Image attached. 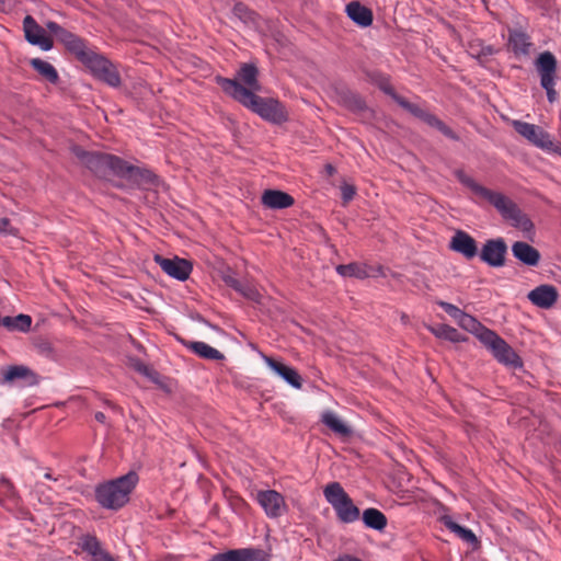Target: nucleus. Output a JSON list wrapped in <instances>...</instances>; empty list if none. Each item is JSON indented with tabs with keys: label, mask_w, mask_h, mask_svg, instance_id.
<instances>
[{
	"label": "nucleus",
	"mask_w": 561,
	"mask_h": 561,
	"mask_svg": "<svg viewBox=\"0 0 561 561\" xmlns=\"http://www.w3.org/2000/svg\"><path fill=\"white\" fill-rule=\"evenodd\" d=\"M216 82L222 91L233 100L260 115L263 119L273 124H282L288 119L284 105L273 98H261L247 90L236 80L216 77Z\"/></svg>",
	"instance_id": "f257e3e1"
},
{
	"label": "nucleus",
	"mask_w": 561,
	"mask_h": 561,
	"mask_svg": "<svg viewBox=\"0 0 561 561\" xmlns=\"http://www.w3.org/2000/svg\"><path fill=\"white\" fill-rule=\"evenodd\" d=\"M457 180L473 194L491 204L505 220H511L512 226L529 231L534 228L531 220L520 210L517 204L503 193L492 191L467 175L463 170L454 172Z\"/></svg>",
	"instance_id": "f03ea898"
},
{
	"label": "nucleus",
	"mask_w": 561,
	"mask_h": 561,
	"mask_svg": "<svg viewBox=\"0 0 561 561\" xmlns=\"http://www.w3.org/2000/svg\"><path fill=\"white\" fill-rule=\"evenodd\" d=\"M371 81L378 85V88L389 95L399 106L408 111L413 116L426 123L428 126L436 128L444 136L453 140H459V136L436 115L423 110L417 104L411 103L405 98L399 95L390 83L387 76L374 71L369 75Z\"/></svg>",
	"instance_id": "7ed1b4c3"
},
{
	"label": "nucleus",
	"mask_w": 561,
	"mask_h": 561,
	"mask_svg": "<svg viewBox=\"0 0 561 561\" xmlns=\"http://www.w3.org/2000/svg\"><path fill=\"white\" fill-rule=\"evenodd\" d=\"M138 483V474L129 471L116 479L95 486V500L106 510L117 511L126 505L129 495Z\"/></svg>",
	"instance_id": "20e7f679"
},
{
	"label": "nucleus",
	"mask_w": 561,
	"mask_h": 561,
	"mask_svg": "<svg viewBox=\"0 0 561 561\" xmlns=\"http://www.w3.org/2000/svg\"><path fill=\"white\" fill-rule=\"evenodd\" d=\"M71 151L82 165L100 179L117 176L118 172H122L121 157L101 151H88L80 146H73Z\"/></svg>",
	"instance_id": "39448f33"
},
{
	"label": "nucleus",
	"mask_w": 561,
	"mask_h": 561,
	"mask_svg": "<svg viewBox=\"0 0 561 561\" xmlns=\"http://www.w3.org/2000/svg\"><path fill=\"white\" fill-rule=\"evenodd\" d=\"M45 26L53 35L56 36L57 41L60 42L70 54L75 55L76 58L85 67L98 54L88 47L87 42L83 38L66 30L58 23L48 21Z\"/></svg>",
	"instance_id": "423d86ee"
},
{
	"label": "nucleus",
	"mask_w": 561,
	"mask_h": 561,
	"mask_svg": "<svg viewBox=\"0 0 561 561\" xmlns=\"http://www.w3.org/2000/svg\"><path fill=\"white\" fill-rule=\"evenodd\" d=\"M324 496L334 508L340 522L350 524L359 518L360 512L339 482H331L324 488Z\"/></svg>",
	"instance_id": "0eeeda50"
},
{
	"label": "nucleus",
	"mask_w": 561,
	"mask_h": 561,
	"mask_svg": "<svg viewBox=\"0 0 561 561\" xmlns=\"http://www.w3.org/2000/svg\"><path fill=\"white\" fill-rule=\"evenodd\" d=\"M481 343L492 352L493 356L501 364L512 366L514 368L523 366V360L517 353L494 331H484Z\"/></svg>",
	"instance_id": "6e6552de"
},
{
	"label": "nucleus",
	"mask_w": 561,
	"mask_h": 561,
	"mask_svg": "<svg viewBox=\"0 0 561 561\" xmlns=\"http://www.w3.org/2000/svg\"><path fill=\"white\" fill-rule=\"evenodd\" d=\"M536 68L540 75V84L547 92V98L550 103L557 100V92L554 90L556 76H557V59L550 51L541 53L536 60Z\"/></svg>",
	"instance_id": "1a4fd4ad"
},
{
	"label": "nucleus",
	"mask_w": 561,
	"mask_h": 561,
	"mask_svg": "<svg viewBox=\"0 0 561 561\" xmlns=\"http://www.w3.org/2000/svg\"><path fill=\"white\" fill-rule=\"evenodd\" d=\"M87 68L96 79L112 88H118L122 84L116 66L103 55L96 54Z\"/></svg>",
	"instance_id": "9d476101"
},
{
	"label": "nucleus",
	"mask_w": 561,
	"mask_h": 561,
	"mask_svg": "<svg viewBox=\"0 0 561 561\" xmlns=\"http://www.w3.org/2000/svg\"><path fill=\"white\" fill-rule=\"evenodd\" d=\"M2 383L33 387L38 385L39 377L24 365H10L1 368Z\"/></svg>",
	"instance_id": "9b49d317"
},
{
	"label": "nucleus",
	"mask_w": 561,
	"mask_h": 561,
	"mask_svg": "<svg viewBox=\"0 0 561 561\" xmlns=\"http://www.w3.org/2000/svg\"><path fill=\"white\" fill-rule=\"evenodd\" d=\"M118 178L126 179L133 185L140 188H149L156 186L159 183V178L152 171L145 168H139L129 164L123 159L122 172H118Z\"/></svg>",
	"instance_id": "f8f14e48"
},
{
	"label": "nucleus",
	"mask_w": 561,
	"mask_h": 561,
	"mask_svg": "<svg viewBox=\"0 0 561 561\" xmlns=\"http://www.w3.org/2000/svg\"><path fill=\"white\" fill-rule=\"evenodd\" d=\"M514 129L533 145L547 150H556L550 135L541 127L526 122L514 121Z\"/></svg>",
	"instance_id": "ddd939ff"
},
{
	"label": "nucleus",
	"mask_w": 561,
	"mask_h": 561,
	"mask_svg": "<svg viewBox=\"0 0 561 561\" xmlns=\"http://www.w3.org/2000/svg\"><path fill=\"white\" fill-rule=\"evenodd\" d=\"M507 244L503 238L489 239L480 251V259L491 267H501L506 263Z\"/></svg>",
	"instance_id": "4468645a"
},
{
	"label": "nucleus",
	"mask_w": 561,
	"mask_h": 561,
	"mask_svg": "<svg viewBox=\"0 0 561 561\" xmlns=\"http://www.w3.org/2000/svg\"><path fill=\"white\" fill-rule=\"evenodd\" d=\"M154 262L161 267V270L165 274L180 282L186 280L190 277L193 270V265L188 260L180 259L178 256L167 259L161 256L160 254H156Z\"/></svg>",
	"instance_id": "2eb2a0df"
},
{
	"label": "nucleus",
	"mask_w": 561,
	"mask_h": 561,
	"mask_svg": "<svg viewBox=\"0 0 561 561\" xmlns=\"http://www.w3.org/2000/svg\"><path fill=\"white\" fill-rule=\"evenodd\" d=\"M23 31L25 39L35 46H39L43 50H50L54 46L53 39L46 35L45 28L42 27L32 15H26L23 20Z\"/></svg>",
	"instance_id": "dca6fc26"
},
{
	"label": "nucleus",
	"mask_w": 561,
	"mask_h": 561,
	"mask_svg": "<svg viewBox=\"0 0 561 561\" xmlns=\"http://www.w3.org/2000/svg\"><path fill=\"white\" fill-rule=\"evenodd\" d=\"M268 559L270 554L263 549L243 548L216 553L209 561H267Z\"/></svg>",
	"instance_id": "f3484780"
},
{
	"label": "nucleus",
	"mask_w": 561,
	"mask_h": 561,
	"mask_svg": "<svg viewBox=\"0 0 561 561\" xmlns=\"http://www.w3.org/2000/svg\"><path fill=\"white\" fill-rule=\"evenodd\" d=\"M256 499L266 515L272 518L279 517L286 510L283 495L275 490L260 491Z\"/></svg>",
	"instance_id": "a211bd4d"
},
{
	"label": "nucleus",
	"mask_w": 561,
	"mask_h": 561,
	"mask_svg": "<svg viewBox=\"0 0 561 561\" xmlns=\"http://www.w3.org/2000/svg\"><path fill=\"white\" fill-rule=\"evenodd\" d=\"M559 294L552 285H540L530 290L527 298L530 302L539 308L549 309L558 300Z\"/></svg>",
	"instance_id": "6ab92c4d"
},
{
	"label": "nucleus",
	"mask_w": 561,
	"mask_h": 561,
	"mask_svg": "<svg viewBox=\"0 0 561 561\" xmlns=\"http://www.w3.org/2000/svg\"><path fill=\"white\" fill-rule=\"evenodd\" d=\"M455 252L462 254L466 259H473L478 254V245L474 238L462 230H457L449 244Z\"/></svg>",
	"instance_id": "aec40b11"
},
{
	"label": "nucleus",
	"mask_w": 561,
	"mask_h": 561,
	"mask_svg": "<svg viewBox=\"0 0 561 561\" xmlns=\"http://www.w3.org/2000/svg\"><path fill=\"white\" fill-rule=\"evenodd\" d=\"M339 103L357 115H365L369 108L365 100L356 92L350 89H342L337 92Z\"/></svg>",
	"instance_id": "412c9836"
},
{
	"label": "nucleus",
	"mask_w": 561,
	"mask_h": 561,
	"mask_svg": "<svg viewBox=\"0 0 561 561\" xmlns=\"http://www.w3.org/2000/svg\"><path fill=\"white\" fill-rule=\"evenodd\" d=\"M512 253L516 260L527 266H537L541 259L540 252L524 241L514 242L512 244Z\"/></svg>",
	"instance_id": "4be33fe9"
},
{
	"label": "nucleus",
	"mask_w": 561,
	"mask_h": 561,
	"mask_svg": "<svg viewBox=\"0 0 561 561\" xmlns=\"http://www.w3.org/2000/svg\"><path fill=\"white\" fill-rule=\"evenodd\" d=\"M232 14L234 18H237L240 22H242L249 28H253L255 31H259L262 28V25H263L262 16L254 10L250 9L243 2H237L233 5Z\"/></svg>",
	"instance_id": "5701e85b"
},
{
	"label": "nucleus",
	"mask_w": 561,
	"mask_h": 561,
	"mask_svg": "<svg viewBox=\"0 0 561 561\" xmlns=\"http://www.w3.org/2000/svg\"><path fill=\"white\" fill-rule=\"evenodd\" d=\"M262 204L270 209H285L294 205L291 195L278 190H266L261 197Z\"/></svg>",
	"instance_id": "b1692460"
},
{
	"label": "nucleus",
	"mask_w": 561,
	"mask_h": 561,
	"mask_svg": "<svg viewBox=\"0 0 561 561\" xmlns=\"http://www.w3.org/2000/svg\"><path fill=\"white\" fill-rule=\"evenodd\" d=\"M265 363L272 368L278 376H280L286 382L296 389H300L302 386V379L296 369L273 359L272 357L264 356Z\"/></svg>",
	"instance_id": "393cba45"
},
{
	"label": "nucleus",
	"mask_w": 561,
	"mask_h": 561,
	"mask_svg": "<svg viewBox=\"0 0 561 561\" xmlns=\"http://www.w3.org/2000/svg\"><path fill=\"white\" fill-rule=\"evenodd\" d=\"M259 69L253 64H243L239 71L237 72V78L234 79L241 85H243L247 90L252 91V93L261 91V84L259 82Z\"/></svg>",
	"instance_id": "a878e982"
},
{
	"label": "nucleus",
	"mask_w": 561,
	"mask_h": 561,
	"mask_svg": "<svg viewBox=\"0 0 561 561\" xmlns=\"http://www.w3.org/2000/svg\"><path fill=\"white\" fill-rule=\"evenodd\" d=\"M347 16L360 27L370 26L373 23V11L357 1L346 5Z\"/></svg>",
	"instance_id": "bb28decb"
},
{
	"label": "nucleus",
	"mask_w": 561,
	"mask_h": 561,
	"mask_svg": "<svg viewBox=\"0 0 561 561\" xmlns=\"http://www.w3.org/2000/svg\"><path fill=\"white\" fill-rule=\"evenodd\" d=\"M184 345L202 358L209 360H222L225 355L205 342H184Z\"/></svg>",
	"instance_id": "cd10ccee"
},
{
	"label": "nucleus",
	"mask_w": 561,
	"mask_h": 561,
	"mask_svg": "<svg viewBox=\"0 0 561 561\" xmlns=\"http://www.w3.org/2000/svg\"><path fill=\"white\" fill-rule=\"evenodd\" d=\"M363 523L366 527L374 530L382 531L387 527L386 515L374 507H369L363 512Z\"/></svg>",
	"instance_id": "c85d7f7f"
},
{
	"label": "nucleus",
	"mask_w": 561,
	"mask_h": 561,
	"mask_svg": "<svg viewBox=\"0 0 561 561\" xmlns=\"http://www.w3.org/2000/svg\"><path fill=\"white\" fill-rule=\"evenodd\" d=\"M32 68L38 72L49 83L56 84L59 81V76L55 67L46 60L41 58H33L30 60Z\"/></svg>",
	"instance_id": "c756f323"
},
{
	"label": "nucleus",
	"mask_w": 561,
	"mask_h": 561,
	"mask_svg": "<svg viewBox=\"0 0 561 561\" xmlns=\"http://www.w3.org/2000/svg\"><path fill=\"white\" fill-rule=\"evenodd\" d=\"M442 522L447 529L456 534L463 541L474 546L478 545V538L471 529L460 526L450 516H443Z\"/></svg>",
	"instance_id": "7c9ffc66"
},
{
	"label": "nucleus",
	"mask_w": 561,
	"mask_h": 561,
	"mask_svg": "<svg viewBox=\"0 0 561 561\" xmlns=\"http://www.w3.org/2000/svg\"><path fill=\"white\" fill-rule=\"evenodd\" d=\"M428 331L438 339L454 343L463 342L466 337L455 328L448 324L430 325Z\"/></svg>",
	"instance_id": "2f4dec72"
},
{
	"label": "nucleus",
	"mask_w": 561,
	"mask_h": 561,
	"mask_svg": "<svg viewBox=\"0 0 561 561\" xmlns=\"http://www.w3.org/2000/svg\"><path fill=\"white\" fill-rule=\"evenodd\" d=\"M1 325L9 331L28 332L32 325V318L28 314H19L16 317H3Z\"/></svg>",
	"instance_id": "473e14b6"
},
{
	"label": "nucleus",
	"mask_w": 561,
	"mask_h": 561,
	"mask_svg": "<svg viewBox=\"0 0 561 561\" xmlns=\"http://www.w3.org/2000/svg\"><path fill=\"white\" fill-rule=\"evenodd\" d=\"M321 422L342 437L352 435L351 427L344 424L333 412H324L321 416Z\"/></svg>",
	"instance_id": "72a5a7b5"
},
{
	"label": "nucleus",
	"mask_w": 561,
	"mask_h": 561,
	"mask_svg": "<svg viewBox=\"0 0 561 561\" xmlns=\"http://www.w3.org/2000/svg\"><path fill=\"white\" fill-rule=\"evenodd\" d=\"M508 47L515 55H527L529 53L530 42L523 32H511L508 37Z\"/></svg>",
	"instance_id": "f704fd0d"
},
{
	"label": "nucleus",
	"mask_w": 561,
	"mask_h": 561,
	"mask_svg": "<svg viewBox=\"0 0 561 561\" xmlns=\"http://www.w3.org/2000/svg\"><path fill=\"white\" fill-rule=\"evenodd\" d=\"M457 323L463 330L473 333L481 342L484 331H491L490 329L485 328L481 322H479L474 317L466 313L465 311L458 319Z\"/></svg>",
	"instance_id": "c9c22d12"
},
{
	"label": "nucleus",
	"mask_w": 561,
	"mask_h": 561,
	"mask_svg": "<svg viewBox=\"0 0 561 561\" xmlns=\"http://www.w3.org/2000/svg\"><path fill=\"white\" fill-rule=\"evenodd\" d=\"M336 272L344 277H356L359 279L367 278L369 276L366 265L353 262L350 264H341L336 266Z\"/></svg>",
	"instance_id": "e433bc0d"
},
{
	"label": "nucleus",
	"mask_w": 561,
	"mask_h": 561,
	"mask_svg": "<svg viewBox=\"0 0 561 561\" xmlns=\"http://www.w3.org/2000/svg\"><path fill=\"white\" fill-rule=\"evenodd\" d=\"M79 546L83 551L89 553L92 559L104 552V550L101 548V542L99 539L95 536L89 534L83 535L80 538Z\"/></svg>",
	"instance_id": "4c0bfd02"
},
{
	"label": "nucleus",
	"mask_w": 561,
	"mask_h": 561,
	"mask_svg": "<svg viewBox=\"0 0 561 561\" xmlns=\"http://www.w3.org/2000/svg\"><path fill=\"white\" fill-rule=\"evenodd\" d=\"M18 492L11 482L5 476H0V504H2L5 500L15 501L18 499Z\"/></svg>",
	"instance_id": "58836bf2"
},
{
	"label": "nucleus",
	"mask_w": 561,
	"mask_h": 561,
	"mask_svg": "<svg viewBox=\"0 0 561 561\" xmlns=\"http://www.w3.org/2000/svg\"><path fill=\"white\" fill-rule=\"evenodd\" d=\"M244 298L260 304L262 295L259 290L249 284H242L241 289L238 290Z\"/></svg>",
	"instance_id": "ea45409f"
},
{
	"label": "nucleus",
	"mask_w": 561,
	"mask_h": 561,
	"mask_svg": "<svg viewBox=\"0 0 561 561\" xmlns=\"http://www.w3.org/2000/svg\"><path fill=\"white\" fill-rule=\"evenodd\" d=\"M436 304L447 313L449 314L454 320L458 321V319L461 317L463 311L459 309L457 306L444 301V300H437Z\"/></svg>",
	"instance_id": "a19ab883"
},
{
	"label": "nucleus",
	"mask_w": 561,
	"mask_h": 561,
	"mask_svg": "<svg viewBox=\"0 0 561 561\" xmlns=\"http://www.w3.org/2000/svg\"><path fill=\"white\" fill-rule=\"evenodd\" d=\"M341 193H342V199H343L344 204H346L354 198V196L356 194V188L354 185L343 184L341 186Z\"/></svg>",
	"instance_id": "79ce46f5"
},
{
	"label": "nucleus",
	"mask_w": 561,
	"mask_h": 561,
	"mask_svg": "<svg viewBox=\"0 0 561 561\" xmlns=\"http://www.w3.org/2000/svg\"><path fill=\"white\" fill-rule=\"evenodd\" d=\"M222 280L225 282V284L227 286L233 288L236 291L241 289L242 283L229 273H227L222 276Z\"/></svg>",
	"instance_id": "37998d69"
},
{
	"label": "nucleus",
	"mask_w": 561,
	"mask_h": 561,
	"mask_svg": "<svg viewBox=\"0 0 561 561\" xmlns=\"http://www.w3.org/2000/svg\"><path fill=\"white\" fill-rule=\"evenodd\" d=\"M495 53V49L488 45V46H482L481 49L477 53V57L478 58H481V57H488V56H491Z\"/></svg>",
	"instance_id": "c03bdc74"
},
{
	"label": "nucleus",
	"mask_w": 561,
	"mask_h": 561,
	"mask_svg": "<svg viewBox=\"0 0 561 561\" xmlns=\"http://www.w3.org/2000/svg\"><path fill=\"white\" fill-rule=\"evenodd\" d=\"M91 561H115L112 556L104 551L101 554H99L96 558L92 559Z\"/></svg>",
	"instance_id": "a18cd8bd"
},
{
	"label": "nucleus",
	"mask_w": 561,
	"mask_h": 561,
	"mask_svg": "<svg viewBox=\"0 0 561 561\" xmlns=\"http://www.w3.org/2000/svg\"><path fill=\"white\" fill-rule=\"evenodd\" d=\"M324 171L328 176H333L336 173V169L331 163L324 165Z\"/></svg>",
	"instance_id": "49530a36"
},
{
	"label": "nucleus",
	"mask_w": 561,
	"mask_h": 561,
	"mask_svg": "<svg viewBox=\"0 0 561 561\" xmlns=\"http://www.w3.org/2000/svg\"><path fill=\"white\" fill-rule=\"evenodd\" d=\"M45 484L43 482H36L35 485H34V491L37 493V494H44L45 493Z\"/></svg>",
	"instance_id": "de8ad7c7"
},
{
	"label": "nucleus",
	"mask_w": 561,
	"mask_h": 561,
	"mask_svg": "<svg viewBox=\"0 0 561 561\" xmlns=\"http://www.w3.org/2000/svg\"><path fill=\"white\" fill-rule=\"evenodd\" d=\"M10 226V220L8 218H1L0 219V231H7L8 227Z\"/></svg>",
	"instance_id": "09e8293b"
},
{
	"label": "nucleus",
	"mask_w": 561,
	"mask_h": 561,
	"mask_svg": "<svg viewBox=\"0 0 561 561\" xmlns=\"http://www.w3.org/2000/svg\"><path fill=\"white\" fill-rule=\"evenodd\" d=\"M334 561H362L360 559L356 558V557H352V556H343V557H340L337 559H335Z\"/></svg>",
	"instance_id": "8fccbe9b"
},
{
	"label": "nucleus",
	"mask_w": 561,
	"mask_h": 561,
	"mask_svg": "<svg viewBox=\"0 0 561 561\" xmlns=\"http://www.w3.org/2000/svg\"><path fill=\"white\" fill-rule=\"evenodd\" d=\"M137 370L146 376H150L149 374V368L144 365V364H140L138 367H137Z\"/></svg>",
	"instance_id": "3c124183"
},
{
	"label": "nucleus",
	"mask_w": 561,
	"mask_h": 561,
	"mask_svg": "<svg viewBox=\"0 0 561 561\" xmlns=\"http://www.w3.org/2000/svg\"><path fill=\"white\" fill-rule=\"evenodd\" d=\"M94 417L98 422L105 423L106 416L103 412H96Z\"/></svg>",
	"instance_id": "603ef678"
},
{
	"label": "nucleus",
	"mask_w": 561,
	"mask_h": 561,
	"mask_svg": "<svg viewBox=\"0 0 561 561\" xmlns=\"http://www.w3.org/2000/svg\"><path fill=\"white\" fill-rule=\"evenodd\" d=\"M106 404H107L110 408H112L113 410H116V409H117V407H116L114 403H112V402L106 401Z\"/></svg>",
	"instance_id": "864d4df0"
},
{
	"label": "nucleus",
	"mask_w": 561,
	"mask_h": 561,
	"mask_svg": "<svg viewBox=\"0 0 561 561\" xmlns=\"http://www.w3.org/2000/svg\"><path fill=\"white\" fill-rule=\"evenodd\" d=\"M44 477H45V479H49V480H51V479H53L51 474H50V473H48V472H47V473H45V476H44Z\"/></svg>",
	"instance_id": "5fc2aeb1"
},
{
	"label": "nucleus",
	"mask_w": 561,
	"mask_h": 561,
	"mask_svg": "<svg viewBox=\"0 0 561 561\" xmlns=\"http://www.w3.org/2000/svg\"><path fill=\"white\" fill-rule=\"evenodd\" d=\"M401 319H402V321H407L408 316H407V314H402V318H401Z\"/></svg>",
	"instance_id": "6e6d98bb"
},
{
	"label": "nucleus",
	"mask_w": 561,
	"mask_h": 561,
	"mask_svg": "<svg viewBox=\"0 0 561 561\" xmlns=\"http://www.w3.org/2000/svg\"><path fill=\"white\" fill-rule=\"evenodd\" d=\"M554 149H556L554 151H557V152H559L561 154V151H559L557 148H554Z\"/></svg>",
	"instance_id": "4d7b16f0"
}]
</instances>
